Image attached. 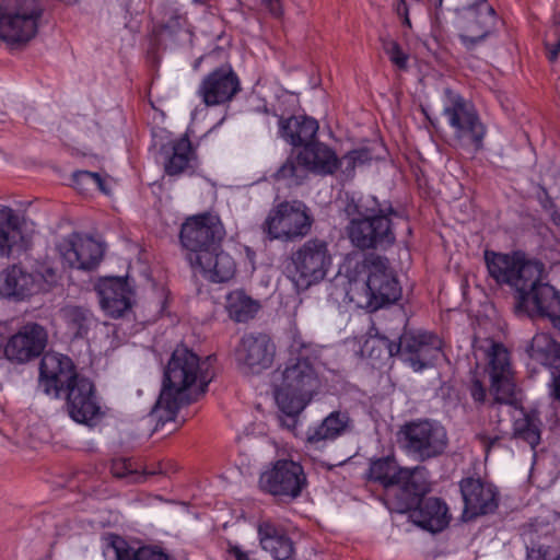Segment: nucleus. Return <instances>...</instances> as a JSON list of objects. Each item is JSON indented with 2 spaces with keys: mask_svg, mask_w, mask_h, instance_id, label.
I'll return each instance as SVG.
<instances>
[{
  "mask_svg": "<svg viewBox=\"0 0 560 560\" xmlns=\"http://www.w3.org/2000/svg\"><path fill=\"white\" fill-rule=\"evenodd\" d=\"M211 357L203 361L184 346L177 347L164 371L163 387L152 413L159 422L173 421L180 407L197 399V395L206 393L211 382L212 373L209 370Z\"/></svg>",
  "mask_w": 560,
  "mask_h": 560,
  "instance_id": "f257e3e1",
  "label": "nucleus"
},
{
  "mask_svg": "<svg viewBox=\"0 0 560 560\" xmlns=\"http://www.w3.org/2000/svg\"><path fill=\"white\" fill-rule=\"evenodd\" d=\"M318 386L317 372L303 353L291 358L283 371L275 373V398L279 409L290 419L292 425Z\"/></svg>",
  "mask_w": 560,
  "mask_h": 560,
  "instance_id": "f03ea898",
  "label": "nucleus"
},
{
  "mask_svg": "<svg viewBox=\"0 0 560 560\" xmlns=\"http://www.w3.org/2000/svg\"><path fill=\"white\" fill-rule=\"evenodd\" d=\"M429 470L424 466L400 467L394 456L371 460L368 478L385 489L395 488L397 511L413 506L419 495L430 490Z\"/></svg>",
  "mask_w": 560,
  "mask_h": 560,
  "instance_id": "7ed1b4c3",
  "label": "nucleus"
},
{
  "mask_svg": "<svg viewBox=\"0 0 560 560\" xmlns=\"http://www.w3.org/2000/svg\"><path fill=\"white\" fill-rule=\"evenodd\" d=\"M527 279L515 294V313L528 317H547L553 324L560 317V292L545 281V265L525 270Z\"/></svg>",
  "mask_w": 560,
  "mask_h": 560,
  "instance_id": "20e7f679",
  "label": "nucleus"
},
{
  "mask_svg": "<svg viewBox=\"0 0 560 560\" xmlns=\"http://www.w3.org/2000/svg\"><path fill=\"white\" fill-rule=\"evenodd\" d=\"M370 342L383 346L389 357L399 355L416 372L431 366L442 352L441 339L424 330L405 328L397 342L386 336H376L366 341L365 346Z\"/></svg>",
  "mask_w": 560,
  "mask_h": 560,
  "instance_id": "39448f33",
  "label": "nucleus"
},
{
  "mask_svg": "<svg viewBox=\"0 0 560 560\" xmlns=\"http://www.w3.org/2000/svg\"><path fill=\"white\" fill-rule=\"evenodd\" d=\"M401 450L419 462L442 456L448 446L445 427L436 420L417 419L402 424L398 431Z\"/></svg>",
  "mask_w": 560,
  "mask_h": 560,
  "instance_id": "423d86ee",
  "label": "nucleus"
},
{
  "mask_svg": "<svg viewBox=\"0 0 560 560\" xmlns=\"http://www.w3.org/2000/svg\"><path fill=\"white\" fill-rule=\"evenodd\" d=\"M331 264L328 243L311 238L292 253L290 278L299 290H307L326 278Z\"/></svg>",
  "mask_w": 560,
  "mask_h": 560,
  "instance_id": "0eeeda50",
  "label": "nucleus"
},
{
  "mask_svg": "<svg viewBox=\"0 0 560 560\" xmlns=\"http://www.w3.org/2000/svg\"><path fill=\"white\" fill-rule=\"evenodd\" d=\"M312 224L313 218L304 202L282 201L269 211L261 230L269 241L290 242L307 235Z\"/></svg>",
  "mask_w": 560,
  "mask_h": 560,
  "instance_id": "6e6552de",
  "label": "nucleus"
},
{
  "mask_svg": "<svg viewBox=\"0 0 560 560\" xmlns=\"http://www.w3.org/2000/svg\"><path fill=\"white\" fill-rule=\"evenodd\" d=\"M340 167V159L326 143L314 141L306 143L296 158H289L277 171V179H294L300 183L306 171L318 175H332Z\"/></svg>",
  "mask_w": 560,
  "mask_h": 560,
  "instance_id": "1a4fd4ad",
  "label": "nucleus"
},
{
  "mask_svg": "<svg viewBox=\"0 0 560 560\" xmlns=\"http://www.w3.org/2000/svg\"><path fill=\"white\" fill-rule=\"evenodd\" d=\"M224 235V228L217 215L205 213L187 219L182 225L179 240L188 262H200L201 255L219 249Z\"/></svg>",
  "mask_w": 560,
  "mask_h": 560,
  "instance_id": "9d476101",
  "label": "nucleus"
},
{
  "mask_svg": "<svg viewBox=\"0 0 560 560\" xmlns=\"http://www.w3.org/2000/svg\"><path fill=\"white\" fill-rule=\"evenodd\" d=\"M459 39L468 51H474L492 32L494 9L487 0H455Z\"/></svg>",
  "mask_w": 560,
  "mask_h": 560,
  "instance_id": "9b49d317",
  "label": "nucleus"
},
{
  "mask_svg": "<svg viewBox=\"0 0 560 560\" xmlns=\"http://www.w3.org/2000/svg\"><path fill=\"white\" fill-rule=\"evenodd\" d=\"M446 94L448 103L444 106L443 114L454 129V139L460 147H472L476 151L480 150L487 129L474 105L463 96L453 94L450 90H446Z\"/></svg>",
  "mask_w": 560,
  "mask_h": 560,
  "instance_id": "f8f14e48",
  "label": "nucleus"
},
{
  "mask_svg": "<svg viewBox=\"0 0 560 560\" xmlns=\"http://www.w3.org/2000/svg\"><path fill=\"white\" fill-rule=\"evenodd\" d=\"M363 268L368 273L365 291L369 307L378 308L401 296V287L386 257L369 254L364 257Z\"/></svg>",
  "mask_w": 560,
  "mask_h": 560,
  "instance_id": "ddd939ff",
  "label": "nucleus"
},
{
  "mask_svg": "<svg viewBox=\"0 0 560 560\" xmlns=\"http://www.w3.org/2000/svg\"><path fill=\"white\" fill-rule=\"evenodd\" d=\"M262 491L288 502L302 494L307 486V478L302 465L291 459H279L264 471L259 479Z\"/></svg>",
  "mask_w": 560,
  "mask_h": 560,
  "instance_id": "4468645a",
  "label": "nucleus"
},
{
  "mask_svg": "<svg viewBox=\"0 0 560 560\" xmlns=\"http://www.w3.org/2000/svg\"><path fill=\"white\" fill-rule=\"evenodd\" d=\"M346 232L351 244L362 250L386 249L396 240L390 219L383 213H374V210L369 215L352 219L346 226Z\"/></svg>",
  "mask_w": 560,
  "mask_h": 560,
  "instance_id": "2eb2a0df",
  "label": "nucleus"
},
{
  "mask_svg": "<svg viewBox=\"0 0 560 560\" xmlns=\"http://www.w3.org/2000/svg\"><path fill=\"white\" fill-rule=\"evenodd\" d=\"M43 8L37 0H18L12 14L0 15V38L8 44H25L37 33Z\"/></svg>",
  "mask_w": 560,
  "mask_h": 560,
  "instance_id": "dca6fc26",
  "label": "nucleus"
},
{
  "mask_svg": "<svg viewBox=\"0 0 560 560\" xmlns=\"http://www.w3.org/2000/svg\"><path fill=\"white\" fill-rule=\"evenodd\" d=\"M488 357L490 393L493 396L490 407L500 412L502 406H514L515 404V384L512 377L510 357L506 348L501 343H492Z\"/></svg>",
  "mask_w": 560,
  "mask_h": 560,
  "instance_id": "f3484780",
  "label": "nucleus"
},
{
  "mask_svg": "<svg viewBox=\"0 0 560 560\" xmlns=\"http://www.w3.org/2000/svg\"><path fill=\"white\" fill-rule=\"evenodd\" d=\"M276 345L266 332H248L242 336L235 348V360L244 372L259 374L272 366Z\"/></svg>",
  "mask_w": 560,
  "mask_h": 560,
  "instance_id": "a211bd4d",
  "label": "nucleus"
},
{
  "mask_svg": "<svg viewBox=\"0 0 560 560\" xmlns=\"http://www.w3.org/2000/svg\"><path fill=\"white\" fill-rule=\"evenodd\" d=\"M485 262L489 276L500 285H509L518 292L527 279L525 270L536 267L539 260L526 259L520 253L503 254L493 250H486Z\"/></svg>",
  "mask_w": 560,
  "mask_h": 560,
  "instance_id": "6ab92c4d",
  "label": "nucleus"
},
{
  "mask_svg": "<svg viewBox=\"0 0 560 560\" xmlns=\"http://www.w3.org/2000/svg\"><path fill=\"white\" fill-rule=\"evenodd\" d=\"M79 376L69 357L49 352L40 361L38 386L46 395L59 398Z\"/></svg>",
  "mask_w": 560,
  "mask_h": 560,
  "instance_id": "aec40b11",
  "label": "nucleus"
},
{
  "mask_svg": "<svg viewBox=\"0 0 560 560\" xmlns=\"http://www.w3.org/2000/svg\"><path fill=\"white\" fill-rule=\"evenodd\" d=\"M65 265L79 270H93L103 259V245L94 238L72 233L57 246Z\"/></svg>",
  "mask_w": 560,
  "mask_h": 560,
  "instance_id": "412c9836",
  "label": "nucleus"
},
{
  "mask_svg": "<svg viewBox=\"0 0 560 560\" xmlns=\"http://www.w3.org/2000/svg\"><path fill=\"white\" fill-rule=\"evenodd\" d=\"M62 394L69 416L74 421L91 424L102 415L94 384L88 377L80 375Z\"/></svg>",
  "mask_w": 560,
  "mask_h": 560,
  "instance_id": "4be33fe9",
  "label": "nucleus"
},
{
  "mask_svg": "<svg viewBox=\"0 0 560 560\" xmlns=\"http://www.w3.org/2000/svg\"><path fill=\"white\" fill-rule=\"evenodd\" d=\"M464 500L463 517L468 521L493 513L499 506L497 488L480 478H464L459 482Z\"/></svg>",
  "mask_w": 560,
  "mask_h": 560,
  "instance_id": "5701e85b",
  "label": "nucleus"
},
{
  "mask_svg": "<svg viewBox=\"0 0 560 560\" xmlns=\"http://www.w3.org/2000/svg\"><path fill=\"white\" fill-rule=\"evenodd\" d=\"M47 340V331L42 325L27 323L9 338L4 347V355L11 362L26 363L44 352Z\"/></svg>",
  "mask_w": 560,
  "mask_h": 560,
  "instance_id": "b1692460",
  "label": "nucleus"
},
{
  "mask_svg": "<svg viewBox=\"0 0 560 560\" xmlns=\"http://www.w3.org/2000/svg\"><path fill=\"white\" fill-rule=\"evenodd\" d=\"M240 90L236 73L231 68H219L201 81L198 95L207 106H215L230 102Z\"/></svg>",
  "mask_w": 560,
  "mask_h": 560,
  "instance_id": "393cba45",
  "label": "nucleus"
},
{
  "mask_svg": "<svg viewBox=\"0 0 560 560\" xmlns=\"http://www.w3.org/2000/svg\"><path fill=\"white\" fill-rule=\"evenodd\" d=\"M156 36L165 46L191 44L192 33L189 30L186 14L171 3L161 7V20L156 30Z\"/></svg>",
  "mask_w": 560,
  "mask_h": 560,
  "instance_id": "a878e982",
  "label": "nucleus"
},
{
  "mask_svg": "<svg viewBox=\"0 0 560 560\" xmlns=\"http://www.w3.org/2000/svg\"><path fill=\"white\" fill-rule=\"evenodd\" d=\"M102 308L113 318L121 317L131 310L133 291L121 278H107L96 287Z\"/></svg>",
  "mask_w": 560,
  "mask_h": 560,
  "instance_id": "bb28decb",
  "label": "nucleus"
},
{
  "mask_svg": "<svg viewBox=\"0 0 560 560\" xmlns=\"http://www.w3.org/2000/svg\"><path fill=\"white\" fill-rule=\"evenodd\" d=\"M423 497L424 494L419 495V500L413 506L399 512L409 511L411 521L423 529L432 533L443 530L450 522L446 504L439 498Z\"/></svg>",
  "mask_w": 560,
  "mask_h": 560,
  "instance_id": "cd10ccee",
  "label": "nucleus"
},
{
  "mask_svg": "<svg viewBox=\"0 0 560 560\" xmlns=\"http://www.w3.org/2000/svg\"><path fill=\"white\" fill-rule=\"evenodd\" d=\"M353 429L354 423L349 412L335 410L325 417L319 424L307 430L306 442L317 448L324 447L327 442L350 434Z\"/></svg>",
  "mask_w": 560,
  "mask_h": 560,
  "instance_id": "c85d7f7f",
  "label": "nucleus"
},
{
  "mask_svg": "<svg viewBox=\"0 0 560 560\" xmlns=\"http://www.w3.org/2000/svg\"><path fill=\"white\" fill-rule=\"evenodd\" d=\"M195 273H200L205 279L220 283L232 279L236 271V264L221 247L201 255L200 262H189Z\"/></svg>",
  "mask_w": 560,
  "mask_h": 560,
  "instance_id": "c756f323",
  "label": "nucleus"
},
{
  "mask_svg": "<svg viewBox=\"0 0 560 560\" xmlns=\"http://www.w3.org/2000/svg\"><path fill=\"white\" fill-rule=\"evenodd\" d=\"M38 288L35 276L20 266L13 265L0 273V295L4 298L24 300L38 293Z\"/></svg>",
  "mask_w": 560,
  "mask_h": 560,
  "instance_id": "7c9ffc66",
  "label": "nucleus"
},
{
  "mask_svg": "<svg viewBox=\"0 0 560 560\" xmlns=\"http://www.w3.org/2000/svg\"><path fill=\"white\" fill-rule=\"evenodd\" d=\"M261 548L276 560H288L294 553V544L284 528L270 520L261 521L257 527Z\"/></svg>",
  "mask_w": 560,
  "mask_h": 560,
  "instance_id": "2f4dec72",
  "label": "nucleus"
},
{
  "mask_svg": "<svg viewBox=\"0 0 560 560\" xmlns=\"http://www.w3.org/2000/svg\"><path fill=\"white\" fill-rule=\"evenodd\" d=\"M529 354L533 359L556 370V372H552L551 394L556 399L560 400V343L547 335H536L532 340Z\"/></svg>",
  "mask_w": 560,
  "mask_h": 560,
  "instance_id": "473e14b6",
  "label": "nucleus"
},
{
  "mask_svg": "<svg viewBox=\"0 0 560 560\" xmlns=\"http://www.w3.org/2000/svg\"><path fill=\"white\" fill-rule=\"evenodd\" d=\"M281 137L294 147L306 145L314 142L318 131V122L314 118L306 116H292L288 119L279 120Z\"/></svg>",
  "mask_w": 560,
  "mask_h": 560,
  "instance_id": "72a5a7b5",
  "label": "nucleus"
},
{
  "mask_svg": "<svg viewBox=\"0 0 560 560\" xmlns=\"http://www.w3.org/2000/svg\"><path fill=\"white\" fill-rule=\"evenodd\" d=\"M510 409L517 410L520 417L514 418L512 438L526 442L533 450L540 443L541 421L537 411L527 412L520 407L515 399L514 406H506Z\"/></svg>",
  "mask_w": 560,
  "mask_h": 560,
  "instance_id": "f704fd0d",
  "label": "nucleus"
},
{
  "mask_svg": "<svg viewBox=\"0 0 560 560\" xmlns=\"http://www.w3.org/2000/svg\"><path fill=\"white\" fill-rule=\"evenodd\" d=\"M23 240L20 219L13 209L0 208V257H9Z\"/></svg>",
  "mask_w": 560,
  "mask_h": 560,
  "instance_id": "c9c22d12",
  "label": "nucleus"
},
{
  "mask_svg": "<svg viewBox=\"0 0 560 560\" xmlns=\"http://www.w3.org/2000/svg\"><path fill=\"white\" fill-rule=\"evenodd\" d=\"M195 160V152L188 137L182 138L171 143L167 151V158L164 163V171L170 176H176L191 168V162Z\"/></svg>",
  "mask_w": 560,
  "mask_h": 560,
  "instance_id": "e433bc0d",
  "label": "nucleus"
},
{
  "mask_svg": "<svg viewBox=\"0 0 560 560\" xmlns=\"http://www.w3.org/2000/svg\"><path fill=\"white\" fill-rule=\"evenodd\" d=\"M105 541L107 548L114 550L116 560H170L166 553L151 547L131 551L126 540L115 534H108Z\"/></svg>",
  "mask_w": 560,
  "mask_h": 560,
  "instance_id": "4c0bfd02",
  "label": "nucleus"
},
{
  "mask_svg": "<svg viewBox=\"0 0 560 560\" xmlns=\"http://www.w3.org/2000/svg\"><path fill=\"white\" fill-rule=\"evenodd\" d=\"M225 307L231 319L236 323H246L255 317L260 304L243 290H235L228 294Z\"/></svg>",
  "mask_w": 560,
  "mask_h": 560,
  "instance_id": "58836bf2",
  "label": "nucleus"
},
{
  "mask_svg": "<svg viewBox=\"0 0 560 560\" xmlns=\"http://www.w3.org/2000/svg\"><path fill=\"white\" fill-rule=\"evenodd\" d=\"M60 314L75 338H83L93 324V314L84 306L67 305L60 310Z\"/></svg>",
  "mask_w": 560,
  "mask_h": 560,
  "instance_id": "ea45409f",
  "label": "nucleus"
},
{
  "mask_svg": "<svg viewBox=\"0 0 560 560\" xmlns=\"http://www.w3.org/2000/svg\"><path fill=\"white\" fill-rule=\"evenodd\" d=\"M38 283V292H47L56 287L60 279L61 272L51 262L43 261L37 264L35 270L31 272Z\"/></svg>",
  "mask_w": 560,
  "mask_h": 560,
  "instance_id": "a19ab883",
  "label": "nucleus"
},
{
  "mask_svg": "<svg viewBox=\"0 0 560 560\" xmlns=\"http://www.w3.org/2000/svg\"><path fill=\"white\" fill-rule=\"evenodd\" d=\"M373 160V154L371 149L369 148H360L352 150L345 154L340 159V167L342 168V173L347 177L353 176L354 170L357 166L364 165Z\"/></svg>",
  "mask_w": 560,
  "mask_h": 560,
  "instance_id": "79ce46f5",
  "label": "nucleus"
},
{
  "mask_svg": "<svg viewBox=\"0 0 560 560\" xmlns=\"http://www.w3.org/2000/svg\"><path fill=\"white\" fill-rule=\"evenodd\" d=\"M73 185L78 190L89 191L93 188H97L101 191L106 192L104 180L98 173L90 171H77L72 175Z\"/></svg>",
  "mask_w": 560,
  "mask_h": 560,
  "instance_id": "37998d69",
  "label": "nucleus"
},
{
  "mask_svg": "<svg viewBox=\"0 0 560 560\" xmlns=\"http://www.w3.org/2000/svg\"><path fill=\"white\" fill-rule=\"evenodd\" d=\"M382 47L385 54L389 57V60L399 69H406L408 65V55L405 54L400 47V45L389 38L382 37Z\"/></svg>",
  "mask_w": 560,
  "mask_h": 560,
  "instance_id": "c03bdc74",
  "label": "nucleus"
},
{
  "mask_svg": "<svg viewBox=\"0 0 560 560\" xmlns=\"http://www.w3.org/2000/svg\"><path fill=\"white\" fill-rule=\"evenodd\" d=\"M545 46L548 50V59L551 62H555L560 52V31L553 28L550 33L546 35Z\"/></svg>",
  "mask_w": 560,
  "mask_h": 560,
  "instance_id": "a18cd8bd",
  "label": "nucleus"
},
{
  "mask_svg": "<svg viewBox=\"0 0 560 560\" xmlns=\"http://www.w3.org/2000/svg\"><path fill=\"white\" fill-rule=\"evenodd\" d=\"M372 209L364 208L355 202L354 200H350L347 202L343 211L349 219V222L354 218H362L364 215H369Z\"/></svg>",
  "mask_w": 560,
  "mask_h": 560,
  "instance_id": "49530a36",
  "label": "nucleus"
},
{
  "mask_svg": "<svg viewBox=\"0 0 560 560\" xmlns=\"http://www.w3.org/2000/svg\"><path fill=\"white\" fill-rule=\"evenodd\" d=\"M470 396L474 399V401L482 404L486 400L487 392L482 383L475 378L472 380L470 387H469Z\"/></svg>",
  "mask_w": 560,
  "mask_h": 560,
  "instance_id": "de8ad7c7",
  "label": "nucleus"
},
{
  "mask_svg": "<svg viewBox=\"0 0 560 560\" xmlns=\"http://www.w3.org/2000/svg\"><path fill=\"white\" fill-rule=\"evenodd\" d=\"M477 440L481 443V445L485 447L486 454L490 452V450L497 445L500 442L499 436H488L485 433L477 434Z\"/></svg>",
  "mask_w": 560,
  "mask_h": 560,
  "instance_id": "09e8293b",
  "label": "nucleus"
},
{
  "mask_svg": "<svg viewBox=\"0 0 560 560\" xmlns=\"http://www.w3.org/2000/svg\"><path fill=\"white\" fill-rule=\"evenodd\" d=\"M262 5L275 16L282 14L280 0H261Z\"/></svg>",
  "mask_w": 560,
  "mask_h": 560,
  "instance_id": "8fccbe9b",
  "label": "nucleus"
},
{
  "mask_svg": "<svg viewBox=\"0 0 560 560\" xmlns=\"http://www.w3.org/2000/svg\"><path fill=\"white\" fill-rule=\"evenodd\" d=\"M122 468L127 469L125 462L116 463L113 467L114 475L117 477H125L127 474L122 471Z\"/></svg>",
  "mask_w": 560,
  "mask_h": 560,
  "instance_id": "3c124183",
  "label": "nucleus"
},
{
  "mask_svg": "<svg viewBox=\"0 0 560 560\" xmlns=\"http://www.w3.org/2000/svg\"><path fill=\"white\" fill-rule=\"evenodd\" d=\"M232 551L236 560H249L248 556L245 552H243L240 548L235 547L233 548Z\"/></svg>",
  "mask_w": 560,
  "mask_h": 560,
  "instance_id": "603ef678",
  "label": "nucleus"
},
{
  "mask_svg": "<svg viewBox=\"0 0 560 560\" xmlns=\"http://www.w3.org/2000/svg\"><path fill=\"white\" fill-rule=\"evenodd\" d=\"M291 348H292V350H299V349H302V348H304L305 350L307 349L306 347H304L302 343L298 342L296 340H294V342L292 343Z\"/></svg>",
  "mask_w": 560,
  "mask_h": 560,
  "instance_id": "864d4df0",
  "label": "nucleus"
},
{
  "mask_svg": "<svg viewBox=\"0 0 560 560\" xmlns=\"http://www.w3.org/2000/svg\"><path fill=\"white\" fill-rule=\"evenodd\" d=\"M439 4H440V5L442 4V0H439Z\"/></svg>",
  "mask_w": 560,
  "mask_h": 560,
  "instance_id": "5fc2aeb1",
  "label": "nucleus"
}]
</instances>
